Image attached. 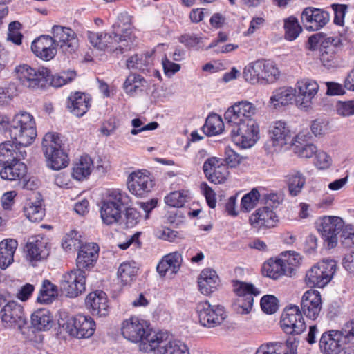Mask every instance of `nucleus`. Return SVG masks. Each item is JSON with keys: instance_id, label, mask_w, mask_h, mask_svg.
<instances>
[{"instance_id": "obj_62", "label": "nucleus", "mask_w": 354, "mask_h": 354, "mask_svg": "<svg viewBox=\"0 0 354 354\" xmlns=\"http://www.w3.org/2000/svg\"><path fill=\"white\" fill-rule=\"evenodd\" d=\"M118 41H117L118 51L116 53L122 54L127 50L131 49L133 46V42L131 37L128 35V30L126 28L124 35L118 36Z\"/></svg>"}, {"instance_id": "obj_19", "label": "nucleus", "mask_w": 354, "mask_h": 354, "mask_svg": "<svg viewBox=\"0 0 354 354\" xmlns=\"http://www.w3.org/2000/svg\"><path fill=\"white\" fill-rule=\"evenodd\" d=\"M301 308L304 315L315 320L318 317L322 308L320 293L315 290L306 291L301 298Z\"/></svg>"}, {"instance_id": "obj_5", "label": "nucleus", "mask_w": 354, "mask_h": 354, "mask_svg": "<svg viewBox=\"0 0 354 354\" xmlns=\"http://www.w3.org/2000/svg\"><path fill=\"white\" fill-rule=\"evenodd\" d=\"M336 271V262L323 260L313 266L306 274V283L310 287L323 288L328 284Z\"/></svg>"}, {"instance_id": "obj_54", "label": "nucleus", "mask_w": 354, "mask_h": 354, "mask_svg": "<svg viewBox=\"0 0 354 354\" xmlns=\"http://www.w3.org/2000/svg\"><path fill=\"white\" fill-rule=\"evenodd\" d=\"M33 68H34L26 64H22L15 66L14 73L16 78L23 86L26 87V86H32L35 84L34 80L29 79V76H31Z\"/></svg>"}, {"instance_id": "obj_25", "label": "nucleus", "mask_w": 354, "mask_h": 354, "mask_svg": "<svg viewBox=\"0 0 354 354\" xmlns=\"http://www.w3.org/2000/svg\"><path fill=\"white\" fill-rule=\"evenodd\" d=\"M278 217L272 209L268 207L258 209L249 218V223L254 228L259 229L263 227L270 228L276 225Z\"/></svg>"}, {"instance_id": "obj_44", "label": "nucleus", "mask_w": 354, "mask_h": 354, "mask_svg": "<svg viewBox=\"0 0 354 354\" xmlns=\"http://www.w3.org/2000/svg\"><path fill=\"white\" fill-rule=\"evenodd\" d=\"M151 54L134 55L131 56L127 61V66L129 69H136L141 71L147 70V68L152 64Z\"/></svg>"}, {"instance_id": "obj_56", "label": "nucleus", "mask_w": 354, "mask_h": 354, "mask_svg": "<svg viewBox=\"0 0 354 354\" xmlns=\"http://www.w3.org/2000/svg\"><path fill=\"white\" fill-rule=\"evenodd\" d=\"M81 236L75 230H71L67 233L62 239V246L66 251L80 249L83 245Z\"/></svg>"}, {"instance_id": "obj_22", "label": "nucleus", "mask_w": 354, "mask_h": 354, "mask_svg": "<svg viewBox=\"0 0 354 354\" xmlns=\"http://www.w3.org/2000/svg\"><path fill=\"white\" fill-rule=\"evenodd\" d=\"M339 330H332L324 333L319 342L320 351L324 354H338L344 344Z\"/></svg>"}, {"instance_id": "obj_26", "label": "nucleus", "mask_w": 354, "mask_h": 354, "mask_svg": "<svg viewBox=\"0 0 354 354\" xmlns=\"http://www.w3.org/2000/svg\"><path fill=\"white\" fill-rule=\"evenodd\" d=\"M301 18L304 21L310 23V26H306V28L314 31L324 26L330 17L328 12L322 9L308 7L304 10Z\"/></svg>"}, {"instance_id": "obj_49", "label": "nucleus", "mask_w": 354, "mask_h": 354, "mask_svg": "<svg viewBox=\"0 0 354 354\" xmlns=\"http://www.w3.org/2000/svg\"><path fill=\"white\" fill-rule=\"evenodd\" d=\"M138 270L134 261L124 262L118 268V276L124 284H127L135 279Z\"/></svg>"}, {"instance_id": "obj_48", "label": "nucleus", "mask_w": 354, "mask_h": 354, "mask_svg": "<svg viewBox=\"0 0 354 354\" xmlns=\"http://www.w3.org/2000/svg\"><path fill=\"white\" fill-rule=\"evenodd\" d=\"M260 138L259 127L256 121L249 119L245 130V149L253 147Z\"/></svg>"}, {"instance_id": "obj_38", "label": "nucleus", "mask_w": 354, "mask_h": 354, "mask_svg": "<svg viewBox=\"0 0 354 354\" xmlns=\"http://www.w3.org/2000/svg\"><path fill=\"white\" fill-rule=\"evenodd\" d=\"M303 137H305V135L302 133L296 136L294 140L295 142H292V149L299 157L310 158L316 154L317 149L313 144L302 142L301 141H304Z\"/></svg>"}, {"instance_id": "obj_30", "label": "nucleus", "mask_w": 354, "mask_h": 354, "mask_svg": "<svg viewBox=\"0 0 354 354\" xmlns=\"http://www.w3.org/2000/svg\"><path fill=\"white\" fill-rule=\"evenodd\" d=\"M182 263L181 254L174 252L165 255L157 266L160 276H172L178 272Z\"/></svg>"}, {"instance_id": "obj_53", "label": "nucleus", "mask_w": 354, "mask_h": 354, "mask_svg": "<svg viewBox=\"0 0 354 354\" xmlns=\"http://www.w3.org/2000/svg\"><path fill=\"white\" fill-rule=\"evenodd\" d=\"M243 149V147L240 149L234 145V147H226L225 149V159L222 160L228 167L235 168L238 167L243 159V157L239 151H242Z\"/></svg>"}, {"instance_id": "obj_46", "label": "nucleus", "mask_w": 354, "mask_h": 354, "mask_svg": "<svg viewBox=\"0 0 354 354\" xmlns=\"http://www.w3.org/2000/svg\"><path fill=\"white\" fill-rule=\"evenodd\" d=\"M50 75V71L46 67L34 68L29 79L34 80L35 84L26 87L32 89L44 88L49 80Z\"/></svg>"}, {"instance_id": "obj_57", "label": "nucleus", "mask_w": 354, "mask_h": 354, "mask_svg": "<svg viewBox=\"0 0 354 354\" xmlns=\"http://www.w3.org/2000/svg\"><path fill=\"white\" fill-rule=\"evenodd\" d=\"M188 196L184 192L176 191L171 192L165 198L166 204L170 207H181L187 201Z\"/></svg>"}, {"instance_id": "obj_3", "label": "nucleus", "mask_w": 354, "mask_h": 354, "mask_svg": "<svg viewBox=\"0 0 354 354\" xmlns=\"http://www.w3.org/2000/svg\"><path fill=\"white\" fill-rule=\"evenodd\" d=\"M62 140L56 133H46L42 140V150L48 167L60 170L68 165L67 155L61 149Z\"/></svg>"}, {"instance_id": "obj_61", "label": "nucleus", "mask_w": 354, "mask_h": 354, "mask_svg": "<svg viewBox=\"0 0 354 354\" xmlns=\"http://www.w3.org/2000/svg\"><path fill=\"white\" fill-rule=\"evenodd\" d=\"M336 111L337 114L343 117L354 115V100L339 101L336 104Z\"/></svg>"}, {"instance_id": "obj_43", "label": "nucleus", "mask_w": 354, "mask_h": 354, "mask_svg": "<svg viewBox=\"0 0 354 354\" xmlns=\"http://www.w3.org/2000/svg\"><path fill=\"white\" fill-rule=\"evenodd\" d=\"M146 80L138 74H130L123 84V88L127 94L133 95L142 91L146 86Z\"/></svg>"}, {"instance_id": "obj_60", "label": "nucleus", "mask_w": 354, "mask_h": 354, "mask_svg": "<svg viewBox=\"0 0 354 354\" xmlns=\"http://www.w3.org/2000/svg\"><path fill=\"white\" fill-rule=\"evenodd\" d=\"M21 26V24L17 21L10 23L8 26V39L17 45L21 44V39L23 37L21 33L19 32Z\"/></svg>"}, {"instance_id": "obj_15", "label": "nucleus", "mask_w": 354, "mask_h": 354, "mask_svg": "<svg viewBox=\"0 0 354 354\" xmlns=\"http://www.w3.org/2000/svg\"><path fill=\"white\" fill-rule=\"evenodd\" d=\"M296 104L301 109L310 106L312 100L319 90L317 83L310 79H304L297 83Z\"/></svg>"}, {"instance_id": "obj_32", "label": "nucleus", "mask_w": 354, "mask_h": 354, "mask_svg": "<svg viewBox=\"0 0 354 354\" xmlns=\"http://www.w3.org/2000/svg\"><path fill=\"white\" fill-rule=\"evenodd\" d=\"M157 347L152 351L155 354H189L187 346L180 340L167 342L163 339L161 333V339H158Z\"/></svg>"}, {"instance_id": "obj_42", "label": "nucleus", "mask_w": 354, "mask_h": 354, "mask_svg": "<svg viewBox=\"0 0 354 354\" xmlns=\"http://www.w3.org/2000/svg\"><path fill=\"white\" fill-rule=\"evenodd\" d=\"M267 271V276L274 279H278L281 275L291 276V268H286V266L281 259L269 262L264 266Z\"/></svg>"}, {"instance_id": "obj_12", "label": "nucleus", "mask_w": 354, "mask_h": 354, "mask_svg": "<svg viewBox=\"0 0 354 354\" xmlns=\"http://www.w3.org/2000/svg\"><path fill=\"white\" fill-rule=\"evenodd\" d=\"M228 167L222 159L212 157L207 159L203 166L205 176L212 183H224L229 176Z\"/></svg>"}, {"instance_id": "obj_2", "label": "nucleus", "mask_w": 354, "mask_h": 354, "mask_svg": "<svg viewBox=\"0 0 354 354\" xmlns=\"http://www.w3.org/2000/svg\"><path fill=\"white\" fill-rule=\"evenodd\" d=\"M123 337L132 342H140V350L151 352L157 347L158 339H161V333H156L148 323L137 317H131L123 321L121 327Z\"/></svg>"}, {"instance_id": "obj_47", "label": "nucleus", "mask_w": 354, "mask_h": 354, "mask_svg": "<svg viewBox=\"0 0 354 354\" xmlns=\"http://www.w3.org/2000/svg\"><path fill=\"white\" fill-rule=\"evenodd\" d=\"M24 212L27 218L32 222L41 221L45 215L44 209L41 205L39 202L33 203L30 201L26 203Z\"/></svg>"}, {"instance_id": "obj_37", "label": "nucleus", "mask_w": 354, "mask_h": 354, "mask_svg": "<svg viewBox=\"0 0 354 354\" xmlns=\"http://www.w3.org/2000/svg\"><path fill=\"white\" fill-rule=\"evenodd\" d=\"M122 209L118 205L109 204L102 201L100 207V216L102 222L106 225L117 223L121 218Z\"/></svg>"}, {"instance_id": "obj_41", "label": "nucleus", "mask_w": 354, "mask_h": 354, "mask_svg": "<svg viewBox=\"0 0 354 354\" xmlns=\"http://www.w3.org/2000/svg\"><path fill=\"white\" fill-rule=\"evenodd\" d=\"M224 123L222 118L217 114L209 115L203 127V131L207 136H214L223 131Z\"/></svg>"}, {"instance_id": "obj_64", "label": "nucleus", "mask_w": 354, "mask_h": 354, "mask_svg": "<svg viewBox=\"0 0 354 354\" xmlns=\"http://www.w3.org/2000/svg\"><path fill=\"white\" fill-rule=\"evenodd\" d=\"M339 333L342 335L344 344L354 343V320L346 323Z\"/></svg>"}, {"instance_id": "obj_59", "label": "nucleus", "mask_w": 354, "mask_h": 354, "mask_svg": "<svg viewBox=\"0 0 354 354\" xmlns=\"http://www.w3.org/2000/svg\"><path fill=\"white\" fill-rule=\"evenodd\" d=\"M105 32H94L88 31L87 32V37L90 43L95 48L100 50H106L109 44H106L104 41V36Z\"/></svg>"}, {"instance_id": "obj_52", "label": "nucleus", "mask_w": 354, "mask_h": 354, "mask_svg": "<svg viewBox=\"0 0 354 354\" xmlns=\"http://www.w3.org/2000/svg\"><path fill=\"white\" fill-rule=\"evenodd\" d=\"M261 60L251 62L245 68V81L252 84L259 83L261 80Z\"/></svg>"}, {"instance_id": "obj_39", "label": "nucleus", "mask_w": 354, "mask_h": 354, "mask_svg": "<svg viewBox=\"0 0 354 354\" xmlns=\"http://www.w3.org/2000/svg\"><path fill=\"white\" fill-rule=\"evenodd\" d=\"M102 201L109 204L118 205V207L122 209V207L130 204L131 198L127 192L120 189H109Z\"/></svg>"}, {"instance_id": "obj_17", "label": "nucleus", "mask_w": 354, "mask_h": 354, "mask_svg": "<svg viewBox=\"0 0 354 354\" xmlns=\"http://www.w3.org/2000/svg\"><path fill=\"white\" fill-rule=\"evenodd\" d=\"M322 44L320 61L324 66L333 67L335 64L336 54L343 46L342 39L340 36H329Z\"/></svg>"}, {"instance_id": "obj_45", "label": "nucleus", "mask_w": 354, "mask_h": 354, "mask_svg": "<svg viewBox=\"0 0 354 354\" xmlns=\"http://www.w3.org/2000/svg\"><path fill=\"white\" fill-rule=\"evenodd\" d=\"M57 295V286L49 280H44L37 297V301L41 304H50Z\"/></svg>"}, {"instance_id": "obj_51", "label": "nucleus", "mask_w": 354, "mask_h": 354, "mask_svg": "<svg viewBox=\"0 0 354 354\" xmlns=\"http://www.w3.org/2000/svg\"><path fill=\"white\" fill-rule=\"evenodd\" d=\"M261 81L273 83L279 78L280 71L273 62L261 60Z\"/></svg>"}, {"instance_id": "obj_8", "label": "nucleus", "mask_w": 354, "mask_h": 354, "mask_svg": "<svg viewBox=\"0 0 354 354\" xmlns=\"http://www.w3.org/2000/svg\"><path fill=\"white\" fill-rule=\"evenodd\" d=\"M281 328L288 335H299L306 326L299 306L291 305L285 308L280 320Z\"/></svg>"}, {"instance_id": "obj_14", "label": "nucleus", "mask_w": 354, "mask_h": 354, "mask_svg": "<svg viewBox=\"0 0 354 354\" xmlns=\"http://www.w3.org/2000/svg\"><path fill=\"white\" fill-rule=\"evenodd\" d=\"M127 186L130 192L138 196H142L151 192L153 181L147 171L132 172L128 178Z\"/></svg>"}, {"instance_id": "obj_58", "label": "nucleus", "mask_w": 354, "mask_h": 354, "mask_svg": "<svg viewBox=\"0 0 354 354\" xmlns=\"http://www.w3.org/2000/svg\"><path fill=\"white\" fill-rule=\"evenodd\" d=\"M278 299L271 295H264L260 301L262 310L267 314H273L277 312L279 308Z\"/></svg>"}, {"instance_id": "obj_16", "label": "nucleus", "mask_w": 354, "mask_h": 354, "mask_svg": "<svg viewBox=\"0 0 354 354\" xmlns=\"http://www.w3.org/2000/svg\"><path fill=\"white\" fill-rule=\"evenodd\" d=\"M26 248L30 261H42L46 259L50 253V245L48 239L41 235L29 238Z\"/></svg>"}, {"instance_id": "obj_24", "label": "nucleus", "mask_w": 354, "mask_h": 354, "mask_svg": "<svg viewBox=\"0 0 354 354\" xmlns=\"http://www.w3.org/2000/svg\"><path fill=\"white\" fill-rule=\"evenodd\" d=\"M31 50L37 57L46 61L53 59L57 53L56 45L48 35H41L35 39Z\"/></svg>"}, {"instance_id": "obj_29", "label": "nucleus", "mask_w": 354, "mask_h": 354, "mask_svg": "<svg viewBox=\"0 0 354 354\" xmlns=\"http://www.w3.org/2000/svg\"><path fill=\"white\" fill-rule=\"evenodd\" d=\"M21 160H16L2 165L0 171V176L3 180L10 181L21 180L26 176V165L20 162Z\"/></svg>"}, {"instance_id": "obj_11", "label": "nucleus", "mask_w": 354, "mask_h": 354, "mask_svg": "<svg viewBox=\"0 0 354 354\" xmlns=\"http://www.w3.org/2000/svg\"><path fill=\"white\" fill-rule=\"evenodd\" d=\"M52 39L56 46H60L63 53L71 54L77 48L78 40L72 29L55 25L52 28Z\"/></svg>"}, {"instance_id": "obj_4", "label": "nucleus", "mask_w": 354, "mask_h": 354, "mask_svg": "<svg viewBox=\"0 0 354 354\" xmlns=\"http://www.w3.org/2000/svg\"><path fill=\"white\" fill-rule=\"evenodd\" d=\"M59 325L69 335L78 338H88L95 330L94 320L88 316L77 315L59 322Z\"/></svg>"}, {"instance_id": "obj_63", "label": "nucleus", "mask_w": 354, "mask_h": 354, "mask_svg": "<svg viewBox=\"0 0 354 354\" xmlns=\"http://www.w3.org/2000/svg\"><path fill=\"white\" fill-rule=\"evenodd\" d=\"M260 194L257 188H253L249 193L245 194V210H251L258 203Z\"/></svg>"}, {"instance_id": "obj_20", "label": "nucleus", "mask_w": 354, "mask_h": 354, "mask_svg": "<svg viewBox=\"0 0 354 354\" xmlns=\"http://www.w3.org/2000/svg\"><path fill=\"white\" fill-rule=\"evenodd\" d=\"M91 99L85 93H71L66 102L67 110L76 117L83 116L91 106Z\"/></svg>"}, {"instance_id": "obj_36", "label": "nucleus", "mask_w": 354, "mask_h": 354, "mask_svg": "<svg viewBox=\"0 0 354 354\" xmlns=\"http://www.w3.org/2000/svg\"><path fill=\"white\" fill-rule=\"evenodd\" d=\"M92 169L91 158L88 156H81L73 165L72 176L77 180H82L91 174Z\"/></svg>"}, {"instance_id": "obj_40", "label": "nucleus", "mask_w": 354, "mask_h": 354, "mask_svg": "<svg viewBox=\"0 0 354 354\" xmlns=\"http://www.w3.org/2000/svg\"><path fill=\"white\" fill-rule=\"evenodd\" d=\"M288 340L286 342H272L261 344L255 354H289Z\"/></svg>"}, {"instance_id": "obj_34", "label": "nucleus", "mask_w": 354, "mask_h": 354, "mask_svg": "<svg viewBox=\"0 0 354 354\" xmlns=\"http://www.w3.org/2000/svg\"><path fill=\"white\" fill-rule=\"evenodd\" d=\"M53 317L48 309L39 308L31 315V324L37 330H48L52 327Z\"/></svg>"}, {"instance_id": "obj_55", "label": "nucleus", "mask_w": 354, "mask_h": 354, "mask_svg": "<svg viewBox=\"0 0 354 354\" xmlns=\"http://www.w3.org/2000/svg\"><path fill=\"white\" fill-rule=\"evenodd\" d=\"M76 75V72L73 70L62 71L51 75L50 84L53 87H61L72 82L75 78Z\"/></svg>"}, {"instance_id": "obj_18", "label": "nucleus", "mask_w": 354, "mask_h": 354, "mask_svg": "<svg viewBox=\"0 0 354 354\" xmlns=\"http://www.w3.org/2000/svg\"><path fill=\"white\" fill-rule=\"evenodd\" d=\"M270 142L277 149H281L289 143H292L293 138L286 124L282 121L274 122L268 131Z\"/></svg>"}, {"instance_id": "obj_27", "label": "nucleus", "mask_w": 354, "mask_h": 354, "mask_svg": "<svg viewBox=\"0 0 354 354\" xmlns=\"http://www.w3.org/2000/svg\"><path fill=\"white\" fill-rule=\"evenodd\" d=\"M18 144L11 141H6L0 144V166L13 162L16 160L24 159L26 151Z\"/></svg>"}, {"instance_id": "obj_31", "label": "nucleus", "mask_w": 354, "mask_h": 354, "mask_svg": "<svg viewBox=\"0 0 354 354\" xmlns=\"http://www.w3.org/2000/svg\"><path fill=\"white\" fill-rule=\"evenodd\" d=\"M284 182L288 187L289 194L291 196H297L302 192L306 178L301 171L292 169L284 176Z\"/></svg>"}, {"instance_id": "obj_1", "label": "nucleus", "mask_w": 354, "mask_h": 354, "mask_svg": "<svg viewBox=\"0 0 354 354\" xmlns=\"http://www.w3.org/2000/svg\"><path fill=\"white\" fill-rule=\"evenodd\" d=\"M9 132L10 138L21 147L30 145L37 137L35 122L27 112L16 114L11 121L6 116L0 119V131Z\"/></svg>"}, {"instance_id": "obj_9", "label": "nucleus", "mask_w": 354, "mask_h": 354, "mask_svg": "<svg viewBox=\"0 0 354 354\" xmlns=\"http://www.w3.org/2000/svg\"><path fill=\"white\" fill-rule=\"evenodd\" d=\"M86 272L74 269L63 275L60 283L62 291L68 297L74 298L85 290Z\"/></svg>"}, {"instance_id": "obj_13", "label": "nucleus", "mask_w": 354, "mask_h": 354, "mask_svg": "<svg viewBox=\"0 0 354 354\" xmlns=\"http://www.w3.org/2000/svg\"><path fill=\"white\" fill-rule=\"evenodd\" d=\"M0 316L7 327L21 329L26 324L23 308L15 301H10L3 306L0 311Z\"/></svg>"}, {"instance_id": "obj_50", "label": "nucleus", "mask_w": 354, "mask_h": 354, "mask_svg": "<svg viewBox=\"0 0 354 354\" xmlns=\"http://www.w3.org/2000/svg\"><path fill=\"white\" fill-rule=\"evenodd\" d=\"M283 28L285 30V39L288 41L295 40L302 31V28L297 19L290 16L284 19Z\"/></svg>"}, {"instance_id": "obj_10", "label": "nucleus", "mask_w": 354, "mask_h": 354, "mask_svg": "<svg viewBox=\"0 0 354 354\" xmlns=\"http://www.w3.org/2000/svg\"><path fill=\"white\" fill-rule=\"evenodd\" d=\"M344 227V221L339 216H326L320 219L318 231L328 241V247L333 248L337 243V235Z\"/></svg>"}, {"instance_id": "obj_7", "label": "nucleus", "mask_w": 354, "mask_h": 354, "mask_svg": "<svg viewBox=\"0 0 354 354\" xmlns=\"http://www.w3.org/2000/svg\"><path fill=\"white\" fill-rule=\"evenodd\" d=\"M196 309L200 324L207 328L220 325L227 317L223 306H212L208 301L198 303Z\"/></svg>"}, {"instance_id": "obj_28", "label": "nucleus", "mask_w": 354, "mask_h": 354, "mask_svg": "<svg viewBox=\"0 0 354 354\" xmlns=\"http://www.w3.org/2000/svg\"><path fill=\"white\" fill-rule=\"evenodd\" d=\"M219 277L215 270L210 268L203 270L198 279L199 291L208 295L214 292L219 286Z\"/></svg>"}, {"instance_id": "obj_21", "label": "nucleus", "mask_w": 354, "mask_h": 354, "mask_svg": "<svg viewBox=\"0 0 354 354\" xmlns=\"http://www.w3.org/2000/svg\"><path fill=\"white\" fill-rule=\"evenodd\" d=\"M99 247L95 243H87L83 244L79 249L76 259L77 269L85 270H89L93 266L94 263L98 258Z\"/></svg>"}, {"instance_id": "obj_35", "label": "nucleus", "mask_w": 354, "mask_h": 354, "mask_svg": "<svg viewBox=\"0 0 354 354\" xmlns=\"http://www.w3.org/2000/svg\"><path fill=\"white\" fill-rule=\"evenodd\" d=\"M297 90L292 87L279 88L274 91L270 102L277 109L280 106H286L296 98Z\"/></svg>"}, {"instance_id": "obj_23", "label": "nucleus", "mask_w": 354, "mask_h": 354, "mask_svg": "<svg viewBox=\"0 0 354 354\" xmlns=\"http://www.w3.org/2000/svg\"><path fill=\"white\" fill-rule=\"evenodd\" d=\"M86 306L93 316L105 317L109 314L106 295L103 291L89 293L86 298Z\"/></svg>"}, {"instance_id": "obj_33", "label": "nucleus", "mask_w": 354, "mask_h": 354, "mask_svg": "<svg viewBox=\"0 0 354 354\" xmlns=\"http://www.w3.org/2000/svg\"><path fill=\"white\" fill-rule=\"evenodd\" d=\"M17 246V241L12 239H4L0 242V269L5 270L12 263Z\"/></svg>"}, {"instance_id": "obj_6", "label": "nucleus", "mask_w": 354, "mask_h": 354, "mask_svg": "<svg viewBox=\"0 0 354 354\" xmlns=\"http://www.w3.org/2000/svg\"><path fill=\"white\" fill-rule=\"evenodd\" d=\"M225 120L231 128V137L233 144L242 149L243 147V133L241 126L243 122V101L235 103L227 109L224 114Z\"/></svg>"}]
</instances>
